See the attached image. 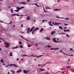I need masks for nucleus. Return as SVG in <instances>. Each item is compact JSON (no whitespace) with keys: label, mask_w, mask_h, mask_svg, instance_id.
<instances>
[{"label":"nucleus","mask_w":74,"mask_h":74,"mask_svg":"<svg viewBox=\"0 0 74 74\" xmlns=\"http://www.w3.org/2000/svg\"><path fill=\"white\" fill-rule=\"evenodd\" d=\"M56 33V32L55 31H52L51 32V35H53V34H55Z\"/></svg>","instance_id":"obj_4"},{"label":"nucleus","mask_w":74,"mask_h":74,"mask_svg":"<svg viewBox=\"0 0 74 74\" xmlns=\"http://www.w3.org/2000/svg\"><path fill=\"white\" fill-rule=\"evenodd\" d=\"M66 68H67V70H69V69H70L71 68V66H67L66 67Z\"/></svg>","instance_id":"obj_9"},{"label":"nucleus","mask_w":74,"mask_h":74,"mask_svg":"<svg viewBox=\"0 0 74 74\" xmlns=\"http://www.w3.org/2000/svg\"><path fill=\"white\" fill-rule=\"evenodd\" d=\"M23 71L24 73H25V74H27V71H26L25 70H24Z\"/></svg>","instance_id":"obj_13"},{"label":"nucleus","mask_w":74,"mask_h":74,"mask_svg":"<svg viewBox=\"0 0 74 74\" xmlns=\"http://www.w3.org/2000/svg\"><path fill=\"white\" fill-rule=\"evenodd\" d=\"M18 48H19V47L18 46H16V47H12V49H16Z\"/></svg>","instance_id":"obj_7"},{"label":"nucleus","mask_w":74,"mask_h":74,"mask_svg":"<svg viewBox=\"0 0 74 74\" xmlns=\"http://www.w3.org/2000/svg\"><path fill=\"white\" fill-rule=\"evenodd\" d=\"M16 16H19L20 15L18 14H16Z\"/></svg>","instance_id":"obj_25"},{"label":"nucleus","mask_w":74,"mask_h":74,"mask_svg":"<svg viewBox=\"0 0 74 74\" xmlns=\"http://www.w3.org/2000/svg\"><path fill=\"white\" fill-rule=\"evenodd\" d=\"M52 40L54 42H56V43H58V41H56V38H54L53 39H52Z\"/></svg>","instance_id":"obj_3"},{"label":"nucleus","mask_w":74,"mask_h":74,"mask_svg":"<svg viewBox=\"0 0 74 74\" xmlns=\"http://www.w3.org/2000/svg\"><path fill=\"white\" fill-rule=\"evenodd\" d=\"M20 37H21V38H23V39H24V40H25V38H24V37H23V36H22L21 35V36H20Z\"/></svg>","instance_id":"obj_19"},{"label":"nucleus","mask_w":74,"mask_h":74,"mask_svg":"<svg viewBox=\"0 0 74 74\" xmlns=\"http://www.w3.org/2000/svg\"><path fill=\"white\" fill-rule=\"evenodd\" d=\"M19 4H26V3L23 2H20V3Z\"/></svg>","instance_id":"obj_10"},{"label":"nucleus","mask_w":74,"mask_h":74,"mask_svg":"<svg viewBox=\"0 0 74 74\" xmlns=\"http://www.w3.org/2000/svg\"><path fill=\"white\" fill-rule=\"evenodd\" d=\"M28 47H31V45H27Z\"/></svg>","instance_id":"obj_35"},{"label":"nucleus","mask_w":74,"mask_h":74,"mask_svg":"<svg viewBox=\"0 0 74 74\" xmlns=\"http://www.w3.org/2000/svg\"><path fill=\"white\" fill-rule=\"evenodd\" d=\"M10 56H12V52H10Z\"/></svg>","instance_id":"obj_17"},{"label":"nucleus","mask_w":74,"mask_h":74,"mask_svg":"<svg viewBox=\"0 0 74 74\" xmlns=\"http://www.w3.org/2000/svg\"><path fill=\"white\" fill-rule=\"evenodd\" d=\"M47 47H49V48H50V47H51V46L47 45Z\"/></svg>","instance_id":"obj_40"},{"label":"nucleus","mask_w":74,"mask_h":74,"mask_svg":"<svg viewBox=\"0 0 74 74\" xmlns=\"http://www.w3.org/2000/svg\"><path fill=\"white\" fill-rule=\"evenodd\" d=\"M64 25H65V26H67V25H69V24H65V23H64Z\"/></svg>","instance_id":"obj_43"},{"label":"nucleus","mask_w":74,"mask_h":74,"mask_svg":"<svg viewBox=\"0 0 74 74\" xmlns=\"http://www.w3.org/2000/svg\"><path fill=\"white\" fill-rule=\"evenodd\" d=\"M39 29V28H38V27H36L34 29V30L35 31H36V30H38Z\"/></svg>","instance_id":"obj_12"},{"label":"nucleus","mask_w":74,"mask_h":74,"mask_svg":"<svg viewBox=\"0 0 74 74\" xmlns=\"http://www.w3.org/2000/svg\"><path fill=\"white\" fill-rule=\"evenodd\" d=\"M71 71L73 72H74V69H71Z\"/></svg>","instance_id":"obj_30"},{"label":"nucleus","mask_w":74,"mask_h":74,"mask_svg":"<svg viewBox=\"0 0 74 74\" xmlns=\"http://www.w3.org/2000/svg\"><path fill=\"white\" fill-rule=\"evenodd\" d=\"M11 13H14V12H13V11H11Z\"/></svg>","instance_id":"obj_62"},{"label":"nucleus","mask_w":74,"mask_h":74,"mask_svg":"<svg viewBox=\"0 0 74 74\" xmlns=\"http://www.w3.org/2000/svg\"><path fill=\"white\" fill-rule=\"evenodd\" d=\"M24 40H26V41H28V42H30V41L27 39H24Z\"/></svg>","instance_id":"obj_22"},{"label":"nucleus","mask_w":74,"mask_h":74,"mask_svg":"<svg viewBox=\"0 0 74 74\" xmlns=\"http://www.w3.org/2000/svg\"><path fill=\"white\" fill-rule=\"evenodd\" d=\"M67 31V32H69V29H67L66 30V31Z\"/></svg>","instance_id":"obj_59"},{"label":"nucleus","mask_w":74,"mask_h":74,"mask_svg":"<svg viewBox=\"0 0 74 74\" xmlns=\"http://www.w3.org/2000/svg\"><path fill=\"white\" fill-rule=\"evenodd\" d=\"M69 56H73V55L71 54V55H69Z\"/></svg>","instance_id":"obj_61"},{"label":"nucleus","mask_w":74,"mask_h":74,"mask_svg":"<svg viewBox=\"0 0 74 74\" xmlns=\"http://www.w3.org/2000/svg\"><path fill=\"white\" fill-rule=\"evenodd\" d=\"M64 32H67V30L65 29L64 30Z\"/></svg>","instance_id":"obj_44"},{"label":"nucleus","mask_w":74,"mask_h":74,"mask_svg":"<svg viewBox=\"0 0 74 74\" xmlns=\"http://www.w3.org/2000/svg\"><path fill=\"white\" fill-rule=\"evenodd\" d=\"M48 7H46V9L47 10V9H48Z\"/></svg>","instance_id":"obj_56"},{"label":"nucleus","mask_w":74,"mask_h":74,"mask_svg":"<svg viewBox=\"0 0 74 74\" xmlns=\"http://www.w3.org/2000/svg\"><path fill=\"white\" fill-rule=\"evenodd\" d=\"M34 57H36V58H38V56L36 55L34 56Z\"/></svg>","instance_id":"obj_47"},{"label":"nucleus","mask_w":74,"mask_h":74,"mask_svg":"<svg viewBox=\"0 0 74 74\" xmlns=\"http://www.w3.org/2000/svg\"><path fill=\"white\" fill-rule=\"evenodd\" d=\"M60 1V0H58L57 1L58 2H59Z\"/></svg>","instance_id":"obj_60"},{"label":"nucleus","mask_w":74,"mask_h":74,"mask_svg":"<svg viewBox=\"0 0 74 74\" xmlns=\"http://www.w3.org/2000/svg\"><path fill=\"white\" fill-rule=\"evenodd\" d=\"M19 7H18L16 8V9L18 10H19Z\"/></svg>","instance_id":"obj_28"},{"label":"nucleus","mask_w":74,"mask_h":74,"mask_svg":"<svg viewBox=\"0 0 74 74\" xmlns=\"http://www.w3.org/2000/svg\"><path fill=\"white\" fill-rule=\"evenodd\" d=\"M4 44H5V46L6 48H8L10 47V43H8L7 42H5Z\"/></svg>","instance_id":"obj_2"},{"label":"nucleus","mask_w":74,"mask_h":74,"mask_svg":"<svg viewBox=\"0 0 74 74\" xmlns=\"http://www.w3.org/2000/svg\"><path fill=\"white\" fill-rule=\"evenodd\" d=\"M29 56V57H32V56H33V57H34V56L33 55H32L31 56Z\"/></svg>","instance_id":"obj_26"},{"label":"nucleus","mask_w":74,"mask_h":74,"mask_svg":"<svg viewBox=\"0 0 74 74\" xmlns=\"http://www.w3.org/2000/svg\"><path fill=\"white\" fill-rule=\"evenodd\" d=\"M34 32H35V31L34 30L32 31V34L33 35L34 34Z\"/></svg>","instance_id":"obj_32"},{"label":"nucleus","mask_w":74,"mask_h":74,"mask_svg":"<svg viewBox=\"0 0 74 74\" xmlns=\"http://www.w3.org/2000/svg\"><path fill=\"white\" fill-rule=\"evenodd\" d=\"M54 11H59V9H54Z\"/></svg>","instance_id":"obj_21"},{"label":"nucleus","mask_w":74,"mask_h":74,"mask_svg":"<svg viewBox=\"0 0 74 74\" xmlns=\"http://www.w3.org/2000/svg\"><path fill=\"white\" fill-rule=\"evenodd\" d=\"M43 30H44V29H43L42 28L40 30V32H42V31Z\"/></svg>","instance_id":"obj_23"},{"label":"nucleus","mask_w":74,"mask_h":74,"mask_svg":"<svg viewBox=\"0 0 74 74\" xmlns=\"http://www.w3.org/2000/svg\"><path fill=\"white\" fill-rule=\"evenodd\" d=\"M70 51H73V49H72L71 48L70 49Z\"/></svg>","instance_id":"obj_42"},{"label":"nucleus","mask_w":74,"mask_h":74,"mask_svg":"<svg viewBox=\"0 0 74 74\" xmlns=\"http://www.w3.org/2000/svg\"><path fill=\"white\" fill-rule=\"evenodd\" d=\"M66 20H69V18H64Z\"/></svg>","instance_id":"obj_37"},{"label":"nucleus","mask_w":74,"mask_h":74,"mask_svg":"<svg viewBox=\"0 0 74 74\" xmlns=\"http://www.w3.org/2000/svg\"><path fill=\"white\" fill-rule=\"evenodd\" d=\"M48 23H49L50 24L49 25H50V26H53V25L51 24V20H50V22H49Z\"/></svg>","instance_id":"obj_11"},{"label":"nucleus","mask_w":74,"mask_h":74,"mask_svg":"<svg viewBox=\"0 0 74 74\" xmlns=\"http://www.w3.org/2000/svg\"><path fill=\"white\" fill-rule=\"evenodd\" d=\"M44 11L45 12H48L46 10H45V9H44Z\"/></svg>","instance_id":"obj_45"},{"label":"nucleus","mask_w":74,"mask_h":74,"mask_svg":"<svg viewBox=\"0 0 74 74\" xmlns=\"http://www.w3.org/2000/svg\"><path fill=\"white\" fill-rule=\"evenodd\" d=\"M59 29H60L62 30H63V28H62V27L61 26H59Z\"/></svg>","instance_id":"obj_16"},{"label":"nucleus","mask_w":74,"mask_h":74,"mask_svg":"<svg viewBox=\"0 0 74 74\" xmlns=\"http://www.w3.org/2000/svg\"><path fill=\"white\" fill-rule=\"evenodd\" d=\"M19 47L21 48H23V46H22V45H20L19 46Z\"/></svg>","instance_id":"obj_27"},{"label":"nucleus","mask_w":74,"mask_h":74,"mask_svg":"<svg viewBox=\"0 0 74 74\" xmlns=\"http://www.w3.org/2000/svg\"><path fill=\"white\" fill-rule=\"evenodd\" d=\"M58 49H59V48H54V50H57Z\"/></svg>","instance_id":"obj_20"},{"label":"nucleus","mask_w":74,"mask_h":74,"mask_svg":"<svg viewBox=\"0 0 74 74\" xmlns=\"http://www.w3.org/2000/svg\"><path fill=\"white\" fill-rule=\"evenodd\" d=\"M11 23H12V21H10V23H9V24H7V25H9V24H11Z\"/></svg>","instance_id":"obj_39"},{"label":"nucleus","mask_w":74,"mask_h":74,"mask_svg":"<svg viewBox=\"0 0 74 74\" xmlns=\"http://www.w3.org/2000/svg\"><path fill=\"white\" fill-rule=\"evenodd\" d=\"M35 27H34V26H33V27H32V29H33H33H34V28H35Z\"/></svg>","instance_id":"obj_48"},{"label":"nucleus","mask_w":74,"mask_h":74,"mask_svg":"<svg viewBox=\"0 0 74 74\" xmlns=\"http://www.w3.org/2000/svg\"><path fill=\"white\" fill-rule=\"evenodd\" d=\"M56 18H61L59 17L58 16H57Z\"/></svg>","instance_id":"obj_57"},{"label":"nucleus","mask_w":74,"mask_h":74,"mask_svg":"<svg viewBox=\"0 0 74 74\" xmlns=\"http://www.w3.org/2000/svg\"><path fill=\"white\" fill-rule=\"evenodd\" d=\"M60 52H62H62H63V51H62V50H61L60 51Z\"/></svg>","instance_id":"obj_49"},{"label":"nucleus","mask_w":74,"mask_h":74,"mask_svg":"<svg viewBox=\"0 0 74 74\" xmlns=\"http://www.w3.org/2000/svg\"><path fill=\"white\" fill-rule=\"evenodd\" d=\"M21 69H19L18 71H17V72L18 73H19V72H21Z\"/></svg>","instance_id":"obj_18"},{"label":"nucleus","mask_w":74,"mask_h":74,"mask_svg":"<svg viewBox=\"0 0 74 74\" xmlns=\"http://www.w3.org/2000/svg\"><path fill=\"white\" fill-rule=\"evenodd\" d=\"M12 66L14 67H18V66L15 64H12Z\"/></svg>","instance_id":"obj_5"},{"label":"nucleus","mask_w":74,"mask_h":74,"mask_svg":"<svg viewBox=\"0 0 74 74\" xmlns=\"http://www.w3.org/2000/svg\"><path fill=\"white\" fill-rule=\"evenodd\" d=\"M23 56H29L27 55L26 54L24 55Z\"/></svg>","instance_id":"obj_29"},{"label":"nucleus","mask_w":74,"mask_h":74,"mask_svg":"<svg viewBox=\"0 0 74 74\" xmlns=\"http://www.w3.org/2000/svg\"><path fill=\"white\" fill-rule=\"evenodd\" d=\"M18 43H19V44L20 45H21L22 44V42H19Z\"/></svg>","instance_id":"obj_31"},{"label":"nucleus","mask_w":74,"mask_h":74,"mask_svg":"<svg viewBox=\"0 0 74 74\" xmlns=\"http://www.w3.org/2000/svg\"><path fill=\"white\" fill-rule=\"evenodd\" d=\"M45 71V69L42 68L38 69V74H42V73H41V71Z\"/></svg>","instance_id":"obj_1"},{"label":"nucleus","mask_w":74,"mask_h":74,"mask_svg":"<svg viewBox=\"0 0 74 74\" xmlns=\"http://www.w3.org/2000/svg\"><path fill=\"white\" fill-rule=\"evenodd\" d=\"M60 69V70H65V69H62V68H61V69Z\"/></svg>","instance_id":"obj_51"},{"label":"nucleus","mask_w":74,"mask_h":74,"mask_svg":"<svg viewBox=\"0 0 74 74\" xmlns=\"http://www.w3.org/2000/svg\"><path fill=\"white\" fill-rule=\"evenodd\" d=\"M1 62H2V63H4V60L3 59H2L1 60Z\"/></svg>","instance_id":"obj_14"},{"label":"nucleus","mask_w":74,"mask_h":74,"mask_svg":"<svg viewBox=\"0 0 74 74\" xmlns=\"http://www.w3.org/2000/svg\"><path fill=\"white\" fill-rule=\"evenodd\" d=\"M44 56V55H40L39 56V57H41V56Z\"/></svg>","instance_id":"obj_54"},{"label":"nucleus","mask_w":74,"mask_h":74,"mask_svg":"<svg viewBox=\"0 0 74 74\" xmlns=\"http://www.w3.org/2000/svg\"><path fill=\"white\" fill-rule=\"evenodd\" d=\"M49 74V72H47L46 73H43V74Z\"/></svg>","instance_id":"obj_24"},{"label":"nucleus","mask_w":74,"mask_h":74,"mask_svg":"<svg viewBox=\"0 0 74 74\" xmlns=\"http://www.w3.org/2000/svg\"><path fill=\"white\" fill-rule=\"evenodd\" d=\"M27 34H30V33H29V31L28 30H27Z\"/></svg>","instance_id":"obj_38"},{"label":"nucleus","mask_w":74,"mask_h":74,"mask_svg":"<svg viewBox=\"0 0 74 74\" xmlns=\"http://www.w3.org/2000/svg\"><path fill=\"white\" fill-rule=\"evenodd\" d=\"M45 38L46 39H47V40H51V38H48V37H47Z\"/></svg>","instance_id":"obj_8"},{"label":"nucleus","mask_w":74,"mask_h":74,"mask_svg":"<svg viewBox=\"0 0 74 74\" xmlns=\"http://www.w3.org/2000/svg\"><path fill=\"white\" fill-rule=\"evenodd\" d=\"M44 66H45V64H44V65L42 64H40V66L41 67H44Z\"/></svg>","instance_id":"obj_15"},{"label":"nucleus","mask_w":74,"mask_h":74,"mask_svg":"<svg viewBox=\"0 0 74 74\" xmlns=\"http://www.w3.org/2000/svg\"><path fill=\"white\" fill-rule=\"evenodd\" d=\"M21 26L22 27H23V24L21 25Z\"/></svg>","instance_id":"obj_63"},{"label":"nucleus","mask_w":74,"mask_h":74,"mask_svg":"<svg viewBox=\"0 0 74 74\" xmlns=\"http://www.w3.org/2000/svg\"><path fill=\"white\" fill-rule=\"evenodd\" d=\"M52 23H53L54 25H56V24H61V23H57L56 22H55V24L53 22Z\"/></svg>","instance_id":"obj_6"},{"label":"nucleus","mask_w":74,"mask_h":74,"mask_svg":"<svg viewBox=\"0 0 74 74\" xmlns=\"http://www.w3.org/2000/svg\"><path fill=\"white\" fill-rule=\"evenodd\" d=\"M54 50V48H51L50 49V50Z\"/></svg>","instance_id":"obj_50"},{"label":"nucleus","mask_w":74,"mask_h":74,"mask_svg":"<svg viewBox=\"0 0 74 74\" xmlns=\"http://www.w3.org/2000/svg\"><path fill=\"white\" fill-rule=\"evenodd\" d=\"M14 11H16V12H19V10H14Z\"/></svg>","instance_id":"obj_34"},{"label":"nucleus","mask_w":74,"mask_h":74,"mask_svg":"<svg viewBox=\"0 0 74 74\" xmlns=\"http://www.w3.org/2000/svg\"><path fill=\"white\" fill-rule=\"evenodd\" d=\"M27 19H28V20L30 19V18L29 17V16H27Z\"/></svg>","instance_id":"obj_36"},{"label":"nucleus","mask_w":74,"mask_h":74,"mask_svg":"<svg viewBox=\"0 0 74 74\" xmlns=\"http://www.w3.org/2000/svg\"><path fill=\"white\" fill-rule=\"evenodd\" d=\"M29 33H31V31H30V30H29Z\"/></svg>","instance_id":"obj_64"},{"label":"nucleus","mask_w":74,"mask_h":74,"mask_svg":"<svg viewBox=\"0 0 74 74\" xmlns=\"http://www.w3.org/2000/svg\"><path fill=\"white\" fill-rule=\"evenodd\" d=\"M25 8V7L24 6H22V7H21V9H22V8Z\"/></svg>","instance_id":"obj_53"},{"label":"nucleus","mask_w":74,"mask_h":74,"mask_svg":"<svg viewBox=\"0 0 74 74\" xmlns=\"http://www.w3.org/2000/svg\"><path fill=\"white\" fill-rule=\"evenodd\" d=\"M33 29L32 28H31V29L30 31L31 32H32V31H33Z\"/></svg>","instance_id":"obj_55"},{"label":"nucleus","mask_w":74,"mask_h":74,"mask_svg":"<svg viewBox=\"0 0 74 74\" xmlns=\"http://www.w3.org/2000/svg\"><path fill=\"white\" fill-rule=\"evenodd\" d=\"M36 6H37V7H39V6H38V5L37 3L36 4Z\"/></svg>","instance_id":"obj_58"},{"label":"nucleus","mask_w":74,"mask_h":74,"mask_svg":"<svg viewBox=\"0 0 74 74\" xmlns=\"http://www.w3.org/2000/svg\"><path fill=\"white\" fill-rule=\"evenodd\" d=\"M12 64H11L10 65L9 64V66H10L11 67V66H12Z\"/></svg>","instance_id":"obj_41"},{"label":"nucleus","mask_w":74,"mask_h":74,"mask_svg":"<svg viewBox=\"0 0 74 74\" xmlns=\"http://www.w3.org/2000/svg\"><path fill=\"white\" fill-rule=\"evenodd\" d=\"M12 16H16V14L14 13L13 14H12Z\"/></svg>","instance_id":"obj_33"},{"label":"nucleus","mask_w":74,"mask_h":74,"mask_svg":"<svg viewBox=\"0 0 74 74\" xmlns=\"http://www.w3.org/2000/svg\"><path fill=\"white\" fill-rule=\"evenodd\" d=\"M30 28H27V30H28L29 31V30H30Z\"/></svg>","instance_id":"obj_46"},{"label":"nucleus","mask_w":74,"mask_h":74,"mask_svg":"<svg viewBox=\"0 0 74 74\" xmlns=\"http://www.w3.org/2000/svg\"><path fill=\"white\" fill-rule=\"evenodd\" d=\"M38 67H40V66H41V64H38Z\"/></svg>","instance_id":"obj_52"}]
</instances>
